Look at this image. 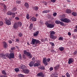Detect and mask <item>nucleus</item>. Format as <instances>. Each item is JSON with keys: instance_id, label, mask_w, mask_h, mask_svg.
I'll return each mask as SVG.
<instances>
[{"instance_id": "obj_1", "label": "nucleus", "mask_w": 77, "mask_h": 77, "mask_svg": "<svg viewBox=\"0 0 77 77\" xmlns=\"http://www.w3.org/2000/svg\"><path fill=\"white\" fill-rule=\"evenodd\" d=\"M60 21H63V22H64L65 23H69L71 22V20L68 18H65V15H62L60 16Z\"/></svg>"}, {"instance_id": "obj_2", "label": "nucleus", "mask_w": 77, "mask_h": 77, "mask_svg": "<svg viewBox=\"0 0 77 77\" xmlns=\"http://www.w3.org/2000/svg\"><path fill=\"white\" fill-rule=\"evenodd\" d=\"M45 24L48 28H51L54 27V24L53 23H50L48 22H46Z\"/></svg>"}, {"instance_id": "obj_3", "label": "nucleus", "mask_w": 77, "mask_h": 77, "mask_svg": "<svg viewBox=\"0 0 77 77\" xmlns=\"http://www.w3.org/2000/svg\"><path fill=\"white\" fill-rule=\"evenodd\" d=\"M1 57H2V59H6V57H8V58H10L9 57V54H8L7 55L5 54H0Z\"/></svg>"}, {"instance_id": "obj_4", "label": "nucleus", "mask_w": 77, "mask_h": 77, "mask_svg": "<svg viewBox=\"0 0 77 77\" xmlns=\"http://www.w3.org/2000/svg\"><path fill=\"white\" fill-rule=\"evenodd\" d=\"M24 53L25 54L27 55V56L29 57V59H31L32 58V55H31V54L30 52H27V51L25 50L24 51Z\"/></svg>"}, {"instance_id": "obj_5", "label": "nucleus", "mask_w": 77, "mask_h": 77, "mask_svg": "<svg viewBox=\"0 0 77 77\" xmlns=\"http://www.w3.org/2000/svg\"><path fill=\"white\" fill-rule=\"evenodd\" d=\"M41 65V61L39 60H38L36 61V63H34V66L35 67L36 66H38Z\"/></svg>"}, {"instance_id": "obj_6", "label": "nucleus", "mask_w": 77, "mask_h": 77, "mask_svg": "<svg viewBox=\"0 0 77 77\" xmlns=\"http://www.w3.org/2000/svg\"><path fill=\"white\" fill-rule=\"evenodd\" d=\"M10 52H11V53L9 54L10 58H8L9 59H10V58L14 59V52H13V51H10Z\"/></svg>"}, {"instance_id": "obj_7", "label": "nucleus", "mask_w": 77, "mask_h": 77, "mask_svg": "<svg viewBox=\"0 0 77 77\" xmlns=\"http://www.w3.org/2000/svg\"><path fill=\"white\" fill-rule=\"evenodd\" d=\"M43 63L44 64L45 66H47V65H48V63L47 62V58H45L43 59Z\"/></svg>"}, {"instance_id": "obj_8", "label": "nucleus", "mask_w": 77, "mask_h": 77, "mask_svg": "<svg viewBox=\"0 0 77 77\" xmlns=\"http://www.w3.org/2000/svg\"><path fill=\"white\" fill-rule=\"evenodd\" d=\"M37 75L38 77H44V74L42 72H40L37 74Z\"/></svg>"}, {"instance_id": "obj_9", "label": "nucleus", "mask_w": 77, "mask_h": 77, "mask_svg": "<svg viewBox=\"0 0 77 77\" xmlns=\"http://www.w3.org/2000/svg\"><path fill=\"white\" fill-rule=\"evenodd\" d=\"M74 62V60L72 58H70L69 59L68 63L69 64H71Z\"/></svg>"}, {"instance_id": "obj_10", "label": "nucleus", "mask_w": 77, "mask_h": 77, "mask_svg": "<svg viewBox=\"0 0 77 77\" xmlns=\"http://www.w3.org/2000/svg\"><path fill=\"white\" fill-rule=\"evenodd\" d=\"M20 68L23 71L25 69H27V67H26V66H25V65H24L23 64H22L20 65Z\"/></svg>"}, {"instance_id": "obj_11", "label": "nucleus", "mask_w": 77, "mask_h": 77, "mask_svg": "<svg viewBox=\"0 0 77 77\" xmlns=\"http://www.w3.org/2000/svg\"><path fill=\"white\" fill-rule=\"evenodd\" d=\"M5 21L6 24L8 25H11V21L8 20L7 19H5Z\"/></svg>"}, {"instance_id": "obj_12", "label": "nucleus", "mask_w": 77, "mask_h": 77, "mask_svg": "<svg viewBox=\"0 0 77 77\" xmlns=\"http://www.w3.org/2000/svg\"><path fill=\"white\" fill-rule=\"evenodd\" d=\"M35 63V62L34 61H31L30 62L29 64V65L30 67H32L34 65V63Z\"/></svg>"}, {"instance_id": "obj_13", "label": "nucleus", "mask_w": 77, "mask_h": 77, "mask_svg": "<svg viewBox=\"0 0 77 77\" xmlns=\"http://www.w3.org/2000/svg\"><path fill=\"white\" fill-rule=\"evenodd\" d=\"M23 72L25 74H28L29 72V70L27 69H25L23 70Z\"/></svg>"}, {"instance_id": "obj_14", "label": "nucleus", "mask_w": 77, "mask_h": 77, "mask_svg": "<svg viewBox=\"0 0 77 77\" xmlns=\"http://www.w3.org/2000/svg\"><path fill=\"white\" fill-rule=\"evenodd\" d=\"M38 34L39 31H37L36 32H35L33 33V36L35 37H36V36H38Z\"/></svg>"}, {"instance_id": "obj_15", "label": "nucleus", "mask_w": 77, "mask_h": 77, "mask_svg": "<svg viewBox=\"0 0 77 77\" xmlns=\"http://www.w3.org/2000/svg\"><path fill=\"white\" fill-rule=\"evenodd\" d=\"M50 37L52 39H53V40H54V39H56L57 38V36H54V35H50Z\"/></svg>"}, {"instance_id": "obj_16", "label": "nucleus", "mask_w": 77, "mask_h": 77, "mask_svg": "<svg viewBox=\"0 0 77 77\" xmlns=\"http://www.w3.org/2000/svg\"><path fill=\"white\" fill-rule=\"evenodd\" d=\"M13 27L14 29H17L18 27V25L17 24V23H14V25H13Z\"/></svg>"}, {"instance_id": "obj_17", "label": "nucleus", "mask_w": 77, "mask_h": 77, "mask_svg": "<svg viewBox=\"0 0 77 77\" xmlns=\"http://www.w3.org/2000/svg\"><path fill=\"white\" fill-rule=\"evenodd\" d=\"M35 39H34L33 38H32V41L31 42V44H32V45H34L35 43Z\"/></svg>"}, {"instance_id": "obj_18", "label": "nucleus", "mask_w": 77, "mask_h": 77, "mask_svg": "<svg viewBox=\"0 0 77 77\" xmlns=\"http://www.w3.org/2000/svg\"><path fill=\"white\" fill-rule=\"evenodd\" d=\"M49 33H50V36H52L54 35H54L56 33V32L53 31H51L49 32Z\"/></svg>"}, {"instance_id": "obj_19", "label": "nucleus", "mask_w": 77, "mask_h": 77, "mask_svg": "<svg viewBox=\"0 0 77 77\" xmlns=\"http://www.w3.org/2000/svg\"><path fill=\"white\" fill-rule=\"evenodd\" d=\"M7 14L9 15H15V13H12L11 11H9L7 13Z\"/></svg>"}, {"instance_id": "obj_20", "label": "nucleus", "mask_w": 77, "mask_h": 77, "mask_svg": "<svg viewBox=\"0 0 77 77\" xmlns=\"http://www.w3.org/2000/svg\"><path fill=\"white\" fill-rule=\"evenodd\" d=\"M66 12L67 14H71V10L69 9H68L66 10Z\"/></svg>"}, {"instance_id": "obj_21", "label": "nucleus", "mask_w": 77, "mask_h": 77, "mask_svg": "<svg viewBox=\"0 0 77 77\" xmlns=\"http://www.w3.org/2000/svg\"><path fill=\"white\" fill-rule=\"evenodd\" d=\"M17 24L18 27H21L22 26V23L21 22H17Z\"/></svg>"}, {"instance_id": "obj_22", "label": "nucleus", "mask_w": 77, "mask_h": 77, "mask_svg": "<svg viewBox=\"0 0 77 77\" xmlns=\"http://www.w3.org/2000/svg\"><path fill=\"white\" fill-rule=\"evenodd\" d=\"M31 20L32 21H36V18L35 17H32L31 18Z\"/></svg>"}, {"instance_id": "obj_23", "label": "nucleus", "mask_w": 77, "mask_h": 77, "mask_svg": "<svg viewBox=\"0 0 77 77\" xmlns=\"http://www.w3.org/2000/svg\"><path fill=\"white\" fill-rule=\"evenodd\" d=\"M35 44H41V42L39 41L38 40L35 39Z\"/></svg>"}, {"instance_id": "obj_24", "label": "nucleus", "mask_w": 77, "mask_h": 77, "mask_svg": "<svg viewBox=\"0 0 77 77\" xmlns=\"http://www.w3.org/2000/svg\"><path fill=\"white\" fill-rule=\"evenodd\" d=\"M40 69H42V70H44L45 69V67L44 66H40L39 67Z\"/></svg>"}, {"instance_id": "obj_25", "label": "nucleus", "mask_w": 77, "mask_h": 77, "mask_svg": "<svg viewBox=\"0 0 77 77\" xmlns=\"http://www.w3.org/2000/svg\"><path fill=\"white\" fill-rule=\"evenodd\" d=\"M29 27L30 30H32L33 28V24L31 23Z\"/></svg>"}, {"instance_id": "obj_26", "label": "nucleus", "mask_w": 77, "mask_h": 77, "mask_svg": "<svg viewBox=\"0 0 77 77\" xmlns=\"http://www.w3.org/2000/svg\"><path fill=\"white\" fill-rule=\"evenodd\" d=\"M2 74L3 75H6L7 74V73H6V71L5 70H3L2 71Z\"/></svg>"}, {"instance_id": "obj_27", "label": "nucleus", "mask_w": 77, "mask_h": 77, "mask_svg": "<svg viewBox=\"0 0 77 77\" xmlns=\"http://www.w3.org/2000/svg\"><path fill=\"white\" fill-rule=\"evenodd\" d=\"M72 15L74 17H76L77 16V13L73 12L72 13Z\"/></svg>"}, {"instance_id": "obj_28", "label": "nucleus", "mask_w": 77, "mask_h": 77, "mask_svg": "<svg viewBox=\"0 0 77 77\" xmlns=\"http://www.w3.org/2000/svg\"><path fill=\"white\" fill-rule=\"evenodd\" d=\"M24 5L26 7V8H29V4H28L27 2H26L25 3Z\"/></svg>"}, {"instance_id": "obj_29", "label": "nucleus", "mask_w": 77, "mask_h": 77, "mask_svg": "<svg viewBox=\"0 0 77 77\" xmlns=\"http://www.w3.org/2000/svg\"><path fill=\"white\" fill-rule=\"evenodd\" d=\"M3 43L4 44V47H5V48H6V47H7V46H8V45H7V44H6L5 42H3Z\"/></svg>"}, {"instance_id": "obj_30", "label": "nucleus", "mask_w": 77, "mask_h": 77, "mask_svg": "<svg viewBox=\"0 0 77 77\" xmlns=\"http://www.w3.org/2000/svg\"><path fill=\"white\" fill-rule=\"evenodd\" d=\"M18 76L19 77H24V75L20 74L18 75Z\"/></svg>"}, {"instance_id": "obj_31", "label": "nucleus", "mask_w": 77, "mask_h": 77, "mask_svg": "<svg viewBox=\"0 0 77 77\" xmlns=\"http://www.w3.org/2000/svg\"><path fill=\"white\" fill-rule=\"evenodd\" d=\"M63 49H64V48L63 47H60L59 48V50H60L61 51H63Z\"/></svg>"}, {"instance_id": "obj_32", "label": "nucleus", "mask_w": 77, "mask_h": 77, "mask_svg": "<svg viewBox=\"0 0 77 77\" xmlns=\"http://www.w3.org/2000/svg\"><path fill=\"white\" fill-rule=\"evenodd\" d=\"M60 21L56 20L55 21V23H56V24H60Z\"/></svg>"}, {"instance_id": "obj_33", "label": "nucleus", "mask_w": 77, "mask_h": 77, "mask_svg": "<svg viewBox=\"0 0 77 77\" xmlns=\"http://www.w3.org/2000/svg\"><path fill=\"white\" fill-rule=\"evenodd\" d=\"M63 39V38L62 37H60L59 38L58 40L59 41H62Z\"/></svg>"}, {"instance_id": "obj_34", "label": "nucleus", "mask_w": 77, "mask_h": 77, "mask_svg": "<svg viewBox=\"0 0 77 77\" xmlns=\"http://www.w3.org/2000/svg\"><path fill=\"white\" fill-rule=\"evenodd\" d=\"M12 11H13V12H15V11H17V7H14L13 8Z\"/></svg>"}, {"instance_id": "obj_35", "label": "nucleus", "mask_w": 77, "mask_h": 77, "mask_svg": "<svg viewBox=\"0 0 77 77\" xmlns=\"http://www.w3.org/2000/svg\"><path fill=\"white\" fill-rule=\"evenodd\" d=\"M18 35L19 37H22V36H23V34L21 32H20L19 33Z\"/></svg>"}, {"instance_id": "obj_36", "label": "nucleus", "mask_w": 77, "mask_h": 77, "mask_svg": "<svg viewBox=\"0 0 77 77\" xmlns=\"http://www.w3.org/2000/svg\"><path fill=\"white\" fill-rule=\"evenodd\" d=\"M48 10H45L42 12L43 14H45V13H48Z\"/></svg>"}, {"instance_id": "obj_37", "label": "nucleus", "mask_w": 77, "mask_h": 77, "mask_svg": "<svg viewBox=\"0 0 77 77\" xmlns=\"http://www.w3.org/2000/svg\"><path fill=\"white\" fill-rule=\"evenodd\" d=\"M3 25V22L2 21H0V26H2Z\"/></svg>"}, {"instance_id": "obj_38", "label": "nucleus", "mask_w": 77, "mask_h": 77, "mask_svg": "<svg viewBox=\"0 0 77 77\" xmlns=\"http://www.w3.org/2000/svg\"><path fill=\"white\" fill-rule=\"evenodd\" d=\"M60 25L61 26H64V23H63V22H62L60 21Z\"/></svg>"}, {"instance_id": "obj_39", "label": "nucleus", "mask_w": 77, "mask_h": 77, "mask_svg": "<svg viewBox=\"0 0 77 77\" xmlns=\"http://www.w3.org/2000/svg\"><path fill=\"white\" fill-rule=\"evenodd\" d=\"M49 44H50L52 47H54V43L52 42H49Z\"/></svg>"}, {"instance_id": "obj_40", "label": "nucleus", "mask_w": 77, "mask_h": 77, "mask_svg": "<svg viewBox=\"0 0 77 77\" xmlns=\"http://www.w3.org/2000/svg\"><path fill=\"white\" fill-rule=\"evenodd\" d=\"M26 18L27 20H29V14H27Z\"/></svg>"}, {"instance_id": "obj_41", "label": "nucleus", "mask_w": 77, "mask_h": 77, "mask_svg": "<svg viewBox=\"0 0 77 77\" xmlns=\"http://www.w3.org/2000/svg\"><path fill=\"white\" fill-rule=\"evenodd\" d=\"M15 71H16V72H18V71H20V70H19V69L18 68H16L14 69Z\"/></svg>"}, {"instance_id": "obj_42", "label": "nucleus", "mask_w": 77, "mask_h": 77, "mask_svg": "<svg viewBox=\"0 0 77 77\" xmlns=\"http://www.w3.org/2000/svg\"><path fill=\"white\" fill-rule=\"evenodd\" d=\"M16 3H21V1H19L18 0H17L16 1Z\"/></svg>"}, {"instance_id": "obj_43", "label": "nucleus", "mask_w": 77, "mask_h": 77, "mask_svg": "<svg viewBox=\"0 0 77 77\" xmlns=\"http://www.w3.org/2000/svg\"><path fill=\"white\" fill-rule=\"evenodd\" d=\"M59 67V66H55L54 67V68L55 70H57V67Z\"/></svg>"}, {"instance_id": "obj_44", "label": "nucleus", "mask_w": 77, "mask_h": 77, "mask_svg": "<svg viewBox=\"0 0 77 77\" xmlns=\"http://www.w3.org/2000/svg\"><path fill=\"white\" fill-rule=\"evenodd\" d=\"M66 76L67 77H70L69 74V73H66Z\"/></svg>"}, {"instance_id": "obj_45", "label": "nucleus", "mask_w": 77, "mask_h": 77, "mask_svg": "<svg viewBox=\"0 0 77 77\" xmlns=\"http://www.w3.org/2000/svg\"><path fill=\"white\" fill-rule=\"evenodd\" d=\"M49 70H50V71H53V68L52 67H51L49 68Z\"/></svg>"}, {"instance_id": "obj_46", "label": "nucleus", "mask_w": 77, "mask_h": 77, "mask_svg": "<svg viewBox=\"0 0 77 77\" xmlns=\"http://www.w3.org/2000/svg\"><path fill=\"white\" fill-rule=\"evenodd\" d=\"M57 15V13H54L53 14V15L54 17H56Z\"/></svg>"}, {"instance_id": "obj_47", "label": "nucleus", "mask_w": 77, "mask_h": 77, "mask_svg": "<svg viewBox=\"0 0 77 77\" xmlns=\"http://www.w3.org/2000/svg\"><path fill=\"white\" fill-rule=\"evenodd\" d=\"M47 60V62H50V59L48 58L47 60Z\"/></svg>"}, {"instance_id": "obj_48", "label": "nucleus", "mask_w": 77, "mask_h": 77, "mask_svg": "<svg viewBox=\"0 0 77 77\" xmlns=\"http://www.w3.org/2000/svg\"><path fill=\"white\" fill-rule=\"evenodd\" d=\"M32 60H33V61L35 62V57H33Z\"/></svg>"}, {"instance_id": "obj_49", "label": "nucleus", "mask_w": 77, "mask_h": 77, "mask_svg": "<svg viewBox=\"0 0 77 77\" xmlns=\"http://www.w3.org/2000/svg\"><path fill=\"white\" fill-rule=\"evenodd\" d=\"M0 77H7V76L5 75H0Z\"/></svg>"}, {"instance_id": "obj_50", "label": "nucleus", "mask_w": 77, "mask_h": 77, "mask_svg": "<svg viewBox=\"0 0 77 77\" xmlns=\"http://www.w3.org/2000/svg\"><path fill=\"white\" fill-rule=\"evenodd\" d=\"M77 53V51H75L74 52H73V54H76Z\"/></svg>"}, {"instance_id": "obj_51", "label": "nucleus", "mask_w": 77, "mask_h": 77, "mask_svg": "<svg viewBox=\"0 0 77 77\" xmlns=\"http://www.w3.org/2000/svg\"><path fill=\"white\" fill-rule=\"evenodd\" d=\"M35 11H38V7H35Z\"/></svg>"}, {"instance_id": "obj_52", "label": "nucleus", "mask_w": 77, "mask_h": 77, "mask_svg": "<svg viewBox=\"0 0 77 77\" xmlns=\"http://www.w3.org/2000/svg\"><path fill=\"white\" fill-rule=\"evenodd\" d=\"M51 2L52 3H54L56 2V0H51Z\"/></svg>"}, {"instance_id": "obj_53", "label": "nucleus", "mask_w": 77, "mask_h": 77, "mask_svg": "<svg viewBox=\"0 0 77 77\" xmlns=\"http://www.w3.org/2000/svg\"><path fill=\"white\" fill-rule=\"evenodd\" d=\"M15 47H13V48H11V50H15Z\"/></svg>"}, {"instance_id": "obj_54", "label": "nucleus", "mask_w": 77, "mask_h": 77, "mask_svg": "<svg viewBox=\"0 0 77 77\" xmlns=\"http://www.w3.org/2000/svg\"><path fill=\"white\" fill-rule=\"evenodd\" d=\"M19 57L20 59H21V55L20 54H19Z\"/></svg>"}, {"instance_id": "obj_55", "label": "nucleus", "mask_w": 77, "mask_h": 77, "mask_svg": "<svg viewBox=\"0 0 77 77\" xmlns=\"http://www.w3.org/2000/svg\"><path fill=\"white\" fill-rule=\"evenodd\" d=\"M68 34L69 36H71V33L70 32H68Z\"/></svg>"}, {"instance_id": "obj_56", "label": "nucleus", "mask_w": 77, "mask_h": 77, "mask_svg": "<svg viewBox=\"0 0 77 77\" xmlns=\"http://www.w3.org/2000/svg\"><path fill=\"white\" fill-rule=\"evenodd\" d=\"M15 19H16V20H19V18L18 17H16L15 18Z\"/></svg>"}, {"instance_id": "obj_57", "label": "nucleus", "mask_w": 77, "mask_h": 77, "mask_svg": "<svg viewBox=\"0 0 77 77\" xmlns=\"http://www.w3.org/2000/svg\"><path fill=\"white\" fill-rule=\"evenodd\" d=\"M12 18H15V14H12Z\"/></svg>"}, {"instance_id": "obj_58", "label": "nucleus", "mask_w": 77, "mask_h": 77, "mask_svg": "<svg viewBox=\"0 0 77 77\" xmlns=\"http://www.w3.org/2000/svg\"><path fill=\"white\" fill-rule=\"evenodd\" d=\"M8 42H9V44H12V41L11 40H9L8 41Z\"/></svg>"}, {"instance_id": "obj_59", "label": "nucleus", "mask_w": 77, "mask_h": 77, "mask_svg": "<svg viewBox=\"0 0 77 77\" xmlns=\"http://www.w3.org/2000/svg\"><path fill=\"white\" fill-rule=\"evenodd\" d=\"M74 32H77V29H75L74 30Z\"/></svg>"}, {"instance_id": "obj_60", "label": "nucleus", "mask_w": 77, "mask_h": 77, "mask_svg": "<svg viewBox=\"0 0 77 77\" xmlns=\"http://www.w3.org/2000/svg\"><path fill=\"white\" fill-rule=\"evenodd\" d=\"M4 9H6V6L5 5H4Z\"/></svg>"}, {"instance_id": "obj_61", "label": "nucleus", "mask_w": 77, "mask_h": 77, "mask_svg": "<svg viewBox=\"0 0 77 77\" xmlns=\"http://www.w3.org/2000/svg\"><path fill=\"white\" fill-rule=\"evenodd\" d=\"M19 41V39L18 38L16 40V42H18Z\"/></svg>"}, {"instance_id": "obj_62", "label": "nucleus", "mask_w": 77, "mask_h": 77, "mask_svg": "<svg viewBox=\"0 0 77 77\" xmlns=\"http://www.w3.org/2000/svg\"><path fill=\"white\" fill-rule=\"evenodd\" d=\"M66 1L67 2H68L69 3V2H71L70 0H66Z\"/></svg>"}, {"instance_id": "obj_63", "label": "nucleus", "mask_w": 77, "mask_h": 77, "mask_svg": "<svg viewBox=\"0 0 77 77\" xmlns=\"http://www.w3.org/2000/svg\"><path fill=\"white\" fill-rule=\"evenodd\" d=\"M41 41L42 42H44L45 41H44V39H42Z\"/></svg>"}, {"instance_id": "obj_64", "label": "nucleus", "mask_w": 77, "mask_h": 77, "mask_svg": "<svg viewBox=\"0 0 77 77\" xmlns=\"http://www.w3.org/2000/svg\"><path fill=\"white\" fill-rule=\"evenodd\" d=\"M38 14H35V17H37L38 16Z\"/></svg>"}]
</instances>
